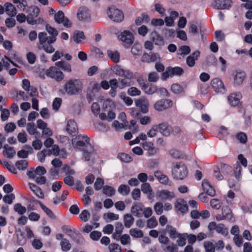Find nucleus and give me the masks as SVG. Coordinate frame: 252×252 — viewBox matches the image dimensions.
Segmentation results:
<instances>
[{"label": "nucleus", "mask_w": 252, "mask_h": 252, "mask_svg": "<svg viewBox=\"0 0 252 252\" xmlns=\"http://www.w3.org/2000/svg\"><path fill=\"white\" fill-rule=\"evenodd\" d=\"M142 90L145 94L152 95L158 91V87L154 84H147Z\"/></svg>", "instance_id": "nucleus-37"}, {"label": "nucleus", "mask_w": 252, "mask_h": 252, "mask_svg": "<svg viewBox=\"0 0 252 252\" xmlns=\"http://www.w3.org/2000/svg\"><path fill=\"white\" fill-rule=\"evenodd\" d=\"M108 57L114 63H118L120 61V54L117 51L109 50L107 52Z\"/></svg>", "instance_id": "nucleus-33"}, {"label": "nucleus", "mask_w": 252, "mask_h": 252, "mask_svg": "<svg viewBox=\"0 0 252 252\" xmlns=\"http://www.w3.org/2000/svg\"><path fill=\"white\" fill-rule=\"evenodd\" d=\"M111 70L116 75L125 77L126 78H131L132 76L131 72L128 70H125L121 66L115 65L111 67Z\"/></svg>", "instance_id": "nucleus-14"}, {"label": "nucleus", "mask_w": 252, "mask_h": 252, "mask_svg": "<svg viewBox=\"0 0 252 252\" xmlns=\"http://www.w3.org/2000/svg\"><path fill=\"white\" fill-rule=\"evenodd\" d=\"M11 97L17 101L27 100L28 97L25 96V92L22 91L15 90L11 93Z\"/></svg>", "instance_id": "nucleus-26"}, {"label": "nucleus", "mask_w": 252, "mask_h": 252, "mask_svg": "<svg viewBox=\"0 0 252 252\" xmlns=\"http://www.w3.org/2000/svg\"><path fill=\"white\" fill-rule=\"evenodd\" d=\"M131 85V83L126 78L121 79L119 81V88L121 89L124 88L126 87H128Z\"/></svg>", "instance_id": "nucleus-60"}, {"label": "nucleus", "mask_w": 252, "mask_h": 252, "mask_svg": "<svg viewBox=\"0 0 252 252\" xmlns=\"http://www.w3.org/2000/svg\"><path fill=\"white\" fill-rule=\"evenodd\" d=\"M158 128L159 132L165 136H169L172 130L171 127L165 123L159 124Z\"/></svg>", "instance_id": "nucleus-27"}, {"label": "nucleus", "mask_w": 252, "mask_h": 252, "mask_svg": "<svg viewBox=\"0 0 252 252\" xmlns=\"http://www.w3.org/2000/svg\"><path fill=\"white\" fill-rule=\"evenodd\" d=\"M172 175L176 180H183L188 175L186 166L182 162H176L172 164Z\"/></svg>", "instance_id": "nucleus-5"}, {"label": "nucleus", "mask_w": 252, "mask_h": 252, "mask_svg": "<svg viewBox=\"0 0 252 252\" xmlns=\"http://www.w3.org/2000/svg\"><path fill=\"white\" fill-rule=\"evenodd\" d=\"M154 175L160 183L170 186H172V183L169 181L168 177L163 174L160 171H156L154 173Z\"/></svg>", "instance_id": "nucleus-22"}, {"label": "nucleus", "mask_w": 252, "mask_h": 252, "mask_svg": "<svg viewBox=\"0 0 252 252\" xmlns=\"http://www.w3.org/2000/svg\"><path fill=\"white\" fill-rule=\"evenodd\" d=\"M203 189L209 195L214 196L215 195V190L210 185L207 180H203L202 183Z\"/></svg>", "instance_id": "nucleus-24"}, {"label": "nucleus", "mask_w": 252, "mask_h": 252, "mask_svg": "<svg viewBox=\"0 0 252 252\" xmlns=\"http://www.w3.org/2000/svg\"><path fill=\"white\" fill-rule=\"evenodd\" d=\"M120 97L127 106L132 105L133 103L132 99L130 97L126 96L125 93H121Z\"/></svg>", "instance_id": "nucleus-57"}, {"label": "nucleus", "mask_w": 252, "mask_h": 252, "mask_svg": "<svg viewBox=\"0 0 252 252\" xmlns=\"http://www.w3.org/2000/svg\"><path fill=\"white\" fill-rule=\"evenodd\" d=\"M15 165L19 170H24L28 167V162L25 159H22L17 161Z\"/></svg>", "instance_id": "nucleus-48"}, {"label": "nucleus", "mask_w": 252, "mask_h": 252, "mask_svg": "<svg viewBox=\"0 0 252 252\" xmlns=\"http://www.w3.org/2000/svg\"><path fill=\"white\" fill-rule=\"evenodd\" d=\"M27 129L29 133L31 135H35L37 133L36 128L33 123H29L27 124Z\"/></svg>", "instance_id": "nucleus-58"}, {"label": "nucleus", "mask_w": 252, "mask_h": 252, "mask_svg": "<svg viewBox=\"0 0 252 252\" xmlns=\"http://www.w3.org/2000/svg\"><path fill=\"white\" fill-rule=\"evenodd\" d=\"M24 12L28 13L29 15V16L36 17L39 13L40 10L36 6H28V9Z\"/></svg>", "instance_id": "nucleus-39"}, {"label": "nucleus", "mask_w": 252, "mask_h": 252, "mask_svg": "<svg viewBox=\"0 0 252 252\" xmlns=\"http://www.w3.org/2000/svg\"><path fill=\"white\" fill-rule=\"evenodd\" d=\"M62 250L63 251H67L71 248V245L68 241L65 239H63L61 242Z\"/></svg>", "instance_id": "nucleus-63"}, {"label": "nucleus", "mask_w": 252, "mask_h": 252, "mask_svg": "<svg viewBox=\"0 0 252 252\" xmlns=\"http://www.w3.org/2000/svg\"><path fill=\"white\" fill-rule=\"evenodd\" d=\"M107 14L111 20L117 23L121 22L124 18L123 13L114 6L108 7Z\"/></svg>", "instance_id": "nucleus-6"}, {"label": "nucleus", "mask_w": 252, "mask_h": 252, "mask_svg": "<svg viewBox=\"0 0 252 252\" xmlns=\"http://www.w3.org/2000/svg\"><path fill=\"white\" fill-rule=\"evenodd\" d=\"M46 173L45 168L43 166H38L35 170L28 171V175L30 178L34 179L36 176H42Z\"/></svg>", "instance_id": "nucleus-21"}, {"label": "nucleus", "mask_w": 252, "mask_h": 252, "mask_svg": "<svg viewBox=\"0 0 252 252\" xmlns=\"http://www.w3.org/2000/svg\"><path fill=\"white\" fill-rule=\"evenodd\" d=\"M46 30L51 35L48 36L44 32H39L37 46L39 50H43L48 54H52L55 50L52 44L57 40L58 32L56 29L48 25H46Z\"/></svg>", "instance_id": "nucleus-1"}, {"label": "nucleus", "mask_w": 252, "mask_h": 252, "mask_svg": "<svg viewBox=\"0 0 252 252\" xmlns=\"http://www.w3.org/2000/svg\"><path fill=\"white\" fill-rule=\"evenodd\" d=\"M28 187L32 191V192L38 198H43L44 197V194L42 192L41 189L37 187L36 185L32 184V183H29L28 184Z\"/></svg>", "instance_id": "nucleus-25"}, {"label": "nucleus", "mask_w": 252, "mask_h": 252, "mask_svg": "<svg viewBox=\"0 0 252 252\" xmlns=\"http://www.w3.org/2000/svg\"><path fill=\"white\" fill-rule=\"evenodd\" d=\"M158 221L155 217H152L147 221V226L149 228H155L158 225Z\"/></svg>", "instance_id": "nucleus-51"}, {"label": "nucleus", "mask_w": 252, "mask_h": 252, "mask_svg": "<svg viewBox=\"0 0 252 252\" xmlns=\"http://www.w3.org/2000/svg\"><path fill=\"white\" fill-rule=\"evenodd\" d=\"M55 65L65 72L70 73L72 71L71 64L65 61H61L57 62L55 63Z\"/></svg>", "instance_id": "nucleus-32"}, {"label": "nucleus", "mask_w": 252, "mask_h": 252, "mask_svg": "<svg viewBox=\"0 0 252 252\" xmlns=\"http://www.w3.org/2000/svg\"><path fill=\"white\" fill-rule=\"evenodd\" d=\"M173 102L170 99H160L157 101L154 104L155 109L158 111H162L171 107Z\"/></svg>", "instance_id": "nucleus-12"}, {"label": "nucleus", "mask_w": 252, "mask_h": 252, "mask_svg": "<svg viewBox=\"0 0 252 252\" xmlns=\"http://www.w3.org/2000/svg\"><path fill=\"white\" fill-rule=\"evenodd\" d=\"M94 149L92 146H91L90 148H87L83 150V158L85 161H89L90 160L91 158L93 155Z\"/></svg>", "instance_id": "nucleus-43"}, {"label": "nucleus", "mask_w": 252, "mask_h": 252, "mask_svg": "<svg viewBox=\"0 0 252 252\" xmlns=\"http://www.w3.org/2000/svg\"><path fill=\"white\" fill-rule=\"evenodd\" d=\"M208 228L209 230H216L218 233H220L223 235H227L228 234L227 229L225 227L224 224L220 223L217 224L215 222L212 221L208 224Z\"/></svg>", "instance_id": "nucleus-13"}, {"label": "nucleus", "mask_w": 252, "mask_h": 252, "mask_svg": "<svg viewBox=\"0 0 252 252\" xmlns=\"http://www.w3.org/2000/svg\"><path fill=\"white\" fill-rule=\"evenodd\" d=\"M54 19L55 21L58 24H62L66 28H70L72 23L67 18L64 17V14L62 11H59L55 14Z\"/></svg>", "instance_id": "nucleus-11"}, {"label": "nucleus", "mask_w": 252, "mask_h": 252, "mask_svg": "<svg viewBox=\"0 0 252 252\" xmlns=\"http://www.w3.org/2000/svg\"><path fill=\"white\" fill-rule=\"evenodd\" d=\"M118 37L126 47H128L134 41V37L132 33L128 31H124L119 35Z\"/></svg>", "instance_id": "nucleus-9"}, {"label": "nucleus", "mask_w": 252, "mask_h": 252, "mask_svg": "<svg viewBox=\"0 0 252 252\" xmlns=\"http://www.w3.org/2000/svg\"><path fill=\"white\" fill-rule=\"evenodd\" d=\"M82 88L83 84L80 80L71 79L65 82L63 90L69 95H75L82 91Z\"/></svg>", "instance_id": "nucleus-3"}, {"label": "nucleus", "mask_w": 252, "mask_h": 252, "mask_svg": "<svg viewBox=\"0 0 252 252\" xmlns=\"http://www.w3.org/2000/svg\"><path fill=\"white\" fill-rule=\"evenodd\" d=\"M130 235L135 238H142L143 236V232L142 230L137 228H131L129 230Z\"/></svg>", "instance_id": "nucleus-47"}, {"label": "nucleus", "mask_w": 252, "mask_h": 252, "mask_svg": "<svg viewBox=\"0 0 252 252\" xmlns=\"http://www.w3.org/2000/svg\"><path fill=\"white\" fill-rule=\"evenodd\" d=\"M90 141V139L87 135L79 134L72 139V144L74 149L83 151L91 148Z\"/></svg>", "instance_id": "nucleus-4"}, {"label": "nucleus", "mask_w": 252, "mask_h": 252, "mask_svg": "<svg viewBox=\"0 0 252 252\" xmlns=\"http://www.w3.org/2000/svg\"><path fill=\"white\" fill-rule=\"evenodd\" d=\"M134 219L132 214H126L124 216V223L126 228H130L134 222Z\"/></svg>", "instance_id": "nucleus-40"}, {"label": "nucleus", "mask_w": 252, "mask_h": 252, "mask_svg": "<svg viewBox=\"0 0 252 252\" xmlns=\"http://www.w3.org/2000/svg\"><path fill=\"white\" fill-rule=\"evenodd\" d=\"M234 82L236 85L242 84L245 79L246 74L244 72H236L234 74Z\"/></svg>", "instance_id": "nucleus-28"}, {"label": "nucleus", "mask_w": 252, "mask_h": 252, "mask_svg": "<svg viewBox=\"0 0 252 252\" xmlns=\"http://www.w3.org/2000/svg\"><path fill=\"white\" fill-rule=\"evenodd\" d=\"M4 9L6 14L10 17H14L17 14V9L11 3H5Z\"/></svg>", "instance_id": "nucleus-23"}, {"label": "nucleus", "mask_w": 252, "mask_h": 252, "mask_svg": "<svg viewBox=\"0 0 252 252\" xmlns=\"http://www.w3.org/2000/svg\"><path fill=\"white\" fill-rule=\"evenodd\" d=\"M157 198L162 201L171 200L175 198L174 191L168 189H161L158 190L156 192Z\"/></svg>", "instance_id": "nucleus-10"}, {"label": "nucleus", "mask_w": 252, "mask_h": 252, "mask_svg": "<svg viewBox=\"0 0 252 252\" xmlns=\"http://www.w3.org/2000/svg\"><path fill=\"white\" fill-rule=\"evenodd\" d=\"M73 38V40L77 43H81L85 39V35L83 32L76 31L74 33Z\"/></svg>", "instance_id": "nucleus-44"}, {"label": "nucleus", "mask_w": 252, "mask_h": 252, "mask_svg": "<svg viewBox=\"0 0 252 252\" xmlns=\"http://www.w3.org/2000/svg\"><path fill=\"white\" fill-rule=\"evenodd\" d=\"M66 130L68 134L73 136L77 134L78 131V125L74 120L70 119L67 121Z\"/></svg>", "instance_id": "nucleus-18"}, {"label": "nucleus", "mask_w": 252, "mask_h": 252, "mask_svg": "<svg viewBox=\"0 0 252 252\" xmlns=\"http://www.w3.org/2000/svg\"><path fill=\"white\" fill-rule=\"evenodd\" d=\"M49 151L48 150H43L37 154V158L41 162H43L46 156H49Z\"/></svg>", "instance_id": "nucleus-55"}, {"label": "nucleus", "mask_w": 252, "mask_h": 252, "mask_svg": "<svg viewBox=\"0 0 252 252\" xmlns=\"http://www.w3.org/2000/svg\"><path fill=\"white\" fill-rule=\"evenodd\" d=\"M103 193L108 196H111L115 193V189L112 187L105 186L103 187Z\"/></svg>", "instance_id": "nucleus-54"}, {"label": "nucleus", "mask_w": 252, "mask_h": 252, "mask_svg": "<svg viewBox=\"0 0 252 252\" xmlns=\"http://www.w3.org/2000/svg\"><path fill=\"white\" fill-rule=\"evenodd\" d=\"M222 214L225 218V220H229L232 222L235 221V219L233 217L231 210L227 206H225L222 209Z\"/></svg>", "instance_id": "nucleus-35"}, {"label": "nucleus", "mask_w": 252, "mask_h": 252, "mask_svg": "<svg viewBox=\"0 0 252 252\" xmlns=\"http://www.w3.org/2000/svg\"><path fill=\"white\" fill-rule=\"evenodd\" d=\"M200 53L198 51L194 52L187 59V63L188 66L192 67L195 64V61L199 56Z\"/></svg>", "instance_id": "nucleus-38"}, {"label": "nucleus", "mask_w": 252, "mask_h": 252, "mask_svg": "<svg viewBox=\"0 0 252 252\" xmlns=\"http://www.w3.org/2000/svg\"><path fill=\"white\" fill-rule=\"evenodd\" d=\"M176 209L182 213H185L188 210V206L186 202L183 199L177 200L175 204Z\"/></svg>", "instance_id": "nucleus-30"}, {"label": "nucleus", "mask_w": 252, "mask_h": 252, "mask_svg": "<svg viewBox=\"0 0 252 252\" xmlns=\"http://www.w3.org/2000/svg\"><path fill=\"white\" fill-rule=\"evenodd\" d=\"M203 246L206 252H215V245L212 242L205 241L204 242Z\"/></svg>", "instance_id": "nucleus-46"}, {"label": "nucleus", "mask_w": 252, "mask_h": 252, "mask_svg": "<svg viewBox=\"0 0 252 252\" xmlns=\"http://www.w3.org/2000/svg\"><path fill=\"white\" fill-rule=\"evenodd\" d=\"M14 211L17 212L20 215H23L26 212V207L23 206L21 204L17 203L14 205Z\"/></svg>", "instance_id": "nucleus-56"}, {"label": "nucleus", "mask_w": 252, "mask_h": 252, "mask_svg": "<svg viewBox=\"0 0 252 252\" xmlns=\"http://www.w3.org/2000/svg\"><path fill=\"white\" fill-rule=\"evenodd\" d=\"M242 170V167L241 166V165L237 163L235 165L234 174H235V176L236 178L238 180H240L241 178Z\"/></svg>", "instance_id": "nucleus-59"}, {"label": "nucleus", "mask_w": 252, "mask_h": 252, "mask_svg": "<svg viewBox=\"0 0 252 252\" xmlns=\"http://www.w3.org/2000/svg\"><path fill=\"white\" fill-rule=\"evenodd\" d=\"M143 149L148 152L150 155H155L158 152V149L154 146V144L152 142L145 141L142 143Z\"/></svg>", "instance_id": "nucleus-19"}, {"label": "nucleus", "mask_w": 252, "mask_h": 252, "mask_svg": "<svg viewBox=\"0 0 252 252\" xmlns=\"http://www.w3.org/2000/svg\"><path fill=\"white\" fill-rule=\"evenodd\" d=\"M151 38L153 41L156 45L158 46H162L164 45V40L161 36H160L156 32H153L150 34Z\"/></svg>", "instance_id": "nucleus-29"}, {"label": "nucleus", "mask_w": 252, "mask_h": 252, "mask_svg": "<svg viewBox=\"0 0 252 252\" xmlns=\"http://www.w3.org/2000/svg\"><path fill=\"white\" fill-rule=\"evenodd\" d=\"M90 213L86 210H83L79 215L80 219L83 222L88 221L90 218Z\"/></svg>", "instance_id": "nucleus-53"}, {"label": "nucleus", "mask_w": 252, "mask_h": 252, "mask_svg": "<svg viewBox=\"0 0 252 252\" xmlns=\"http://www.w3.org/2000/svg\"><path fill=\"white\" fill-rule=\"evenodd\" d=\"M3 153L4 156L10 158H12L15 155L16 151L13 147L8 145H4L3 146Z\"/></svg>", "instance_id": "nucleus-36"}, {"label": "nucleus", "mask_w": 252, "mask_h": 252, "mask_svg": "<svg viewBox=\"0 0 252 252\" xmlns=\"http://www.w3.org/2000/svg\"><path fill=\"white\" fill-rule=\"evenodd\" d=\"M12 1L20 10L24 12L28 9V4L27 0H12Z\"/></svg>", "instance_id": "nucleus-34"}, {"label": "nucleus", "mask_w": 252, "mask_h": 252, "mask_svg": "<svg viewBox=\"0 0 252 252\" xmlns=\"http://www.w3.org/2000/svg\"><path fill=\"white\" fill-rule=\"evenodd\" d=\"M154 210L158 215H160L163 213V204L161 202H157L154 205Z\"/></svg>", "instance_id": "nucleus-62"}, {"label": "nucleus", "mask_w": 252, "mask_h": 252, "mask_svg": "<svg viewBox=\"0 0 252 252\" xmlns=\"http://www.w3.org/2000/svg\"><path fill=\"white\" fill-rule=\"evenodd\" d=\"M184 73L183 69L179 66L174 67H167L165 71L162 73L161 79L166 80L169 77L174 76H181Z\"/></svg>", "instance_id": "nucleus-7"}, {"label": "nucleus", "mask_w": 252, "mask_h": 252, "mask_svg": "<svg viewBox=\"0 0 252 252\" xmlns=\"http://www.w3.org/2000/svg\"><path fill=\"white\" fill-rule=\"evenodd\" d=\"M127 94L132 96H139L141 92L138 88L135 87H131L127 90Z\"/></svg>", "instance_id": "nucleus-50"}, {"label": "nucleus", "mask_w": 252, "mask_h": 252, "mask_svg": "<svg viewBox=\"0 0 252 252\" xmlns=\"http://www.w3.org/2000/svg\"><path fill=\"white\" fill-rule=\"evenodd\" d=\"M167 231L169 233V236L173 239L177 238L180 235L176 232V229L172 226H167Z\"/></svg>", "instance_id": "nucleus-64"}, {"label": "nucleus", "mask_w": 252, "mask_h": 252, "mask_svg": "<svg viewBox=\"0 0 252 252\" xmlns=\"http://www.w3.org/2000/svg\"><path fill=\"white\" fill-rule=\"evenodd\" d=\"M211 86L216 92L224 93L225 89L222 81L219 78H216L211 80Z\"/></svg>", "instance_id": "nucleus-15"}, {"label": "nucleus", "mask_w": 252, "mask_h": 252, "mask_svg": "<svg viewBox=\"0 0 252 252\" xmlns=\"http://www.w3.org/2000/svg\"><path fill=\"white\" fill-rule=\"evenodd\" d=\"M135 103L137 107L140 108L142 112L146 113L148 111L149 102L146 97H142L136 100Z\"/></svg>", "instance_id": "nucleus-17"}, {"label": "nucleus", "mask_w": 252, "mask_h": 252, "mask_svg": "<svg viewBox=\"0 0 252 252\" xmlns=\"http://www.w3.org/2000/svg\"><path fill=\"white\" fill-rule=\"evenodd\" d=\"M148 17L145 14H142L140 16L137 17L135 21V24L136 26H141L142 24L149 22Z\"/></svg>", "instance_id": "nucleus-41"}, {"label": "nucleus", "mask_w": 252, "mask_h": 252, "mask_svg": "<svg viewBox=\"0 0 252 252\" xmlns=\"http://www.w3.org/2000/svg\"><path fill=\"white\" fill-rule=\"evenodd\" d=\"M46 75L58 82L63 79L64 75L63 72L56 66H51L45 72Z\"/></svg>", "instance_id": "nucleus-8"}, {"label": "nucleus", "mask_w": 252, "mask_h": 252, "mask_svg": "<svg viewBox=\"0 0 252 252\" xmlns=\"http://www.w3.org/2000/svg\"><path fill=\"white\" fill-rule=\"evenodd\" d=\"M210 205L214 209H219L221 207L220 201L217 199L213 198L210 200Z\"/></svg>", "instance_id": "nucleus-61"}, {"label": "nucleus", "mask_w": 252, "mask_h": 252, "mask_svg": "<svg viewBox=\"0 0 252 252\" xmlns=\"http://www.w3.org/2000/svg\"><path fill=\"white\" fill-rule=\"evenodd\" d=\"M77 18L79 21H87L91 18V14L89 9L85 7H80L77 12Z\"/></svg>", "instance_id": "nucleus-16"}, {"label": "nucleus", "mask_w": 252, "mask_h": 252, "mask_svg": "<svg viewBox=\"0 0 252 252\" xmlns=\"http://www.w3.org/2000/svg\"><path fill=\"white\" fill-rule=\"evenodd\" d=\"M242 98L241 94L240 93H233L228 96V100L231 106H237Z\"/></svg>", "instance_id": "nucleus-20"}, {"label": "nucleus", "mask_w": 252, "mask_h": 252, "mask_svg": "<svg viewBox=\"0 0 252 252\" xmlns=\"http://www.w3.org/2000/svg\"><path fill=\"white\" fill-rule=\"evenodd\" d=\"M113 109H109L105 110L107 113V115L105 112L101 113L99 115V118L102 120L111 121L115 118V114L113 112Z\"/></svg>", "instance_id": "nucleus-31"}, {"label": "nucleus", "mask_w": 252, "mask_h": 252, "mask_svg": "<svg viewBox=\"0 0 252 252\" xmlns=\"http://www.w3.org/2000/svg\"><path fill=\"white\" fill-rule=\"evenodd\" d=\"M141 189L142 191L150 196L153 194V189L150 185L148 183H144L141 185Z\"/></svg>", "instance_id": "nucleus-42"}, {"label": "nucleus", "mask_w": 252, "mask_h": 252, "mask_svg": "<svg viewBox=\"0 0 252 252\" xmlns=\"http://www.w3.org/2000/svg\"><path fill=\"white\" fill-rule=\"evenodd\" d=\"M130 212L132 215L137 218H141L143 216L145 218H149L153 214V210L150 207H145L141 202H134L133 203Z\"/></svg>", "instance_id": "nucleus-2"}, {"label": "nucleus", "mask_w": 252, "mask_h": 252, "mask_svg": "<svg viewBox=\"0 0 252 252\" xmlns=\"http://www.w3.org/2000/svg\"><path fill=\"white\" fill-rule=\"evenodd\" d=\"M115 104L114 102L110 99H106L103 103V110L104 111L109 109H114Z\"/></svg>", "instance_id": "nucleus-45"}, {"label": "nucleus", "mask_w": 252, "mask_h": 252, "mask_svg": "<svg viewBox=\"0 0 252 252\" xmlns=\"http://www.w3.org/2000/svg\"><path fill=\"white\" fill-rule=\"evenodd\" d=\"M130 188L125 185H121L118 189V191L120 194L124 195H127L130 192Z\"/></svg>", "instance_id": "nucleus-49"}, {"label": "nucleus", "mask_w": 252, "mask_h": 252, "mask_svg": "<svg viewBox=\"0 0 252 252\" xmlns=\"http://www.w3.org/2000/svg\"><path fill=\"white\" fill-rule=\"evenodd\" d=\"M91 111L95 116H98L101 114L100 113V108L99 104L97 102H94L91 106Z\"/></svg>", "instance_id": "nucleus-52"}]
</instances>
